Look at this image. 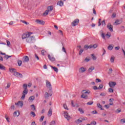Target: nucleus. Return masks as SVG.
Here are the masks:
<instances>
[{
	"label": "nucleus",
	"mask_w": 125,
	"mask_h": 125,
	"mask_svg": "<svg viewBox=\"0 0 125 125\" xmlns=\"http://www.w3.org/2000/svg\"><path fill=\"white\" fill-rule=\"evenodd\" d=\"M23 88H24V90L22 92V96L21 97V99L22 100L25 99V97H26V95L28 94V92L29 90H28V85L27 84H23Z\"/></svg>",
	"instance_id": "f257e3e1"
},
{
	"label": "nucleus",
	"mask_w": 125,
	"mask_h": 125,
	"mask_svg": "<svg viewBox=\"0 0 125 125\" xmlns=\"http://www.w3.org/2000/svg\"><path fill=\"white\" fill-rule=\"evenodd\" d=\"M46 87L49 89L48 92L50 93V96H51L52 95V86L51 85V83L48 80H46Z\"/></svg>",
	"instance_id": "f03ea898"
},
{
	"label": "nucleus",
	"mask_w": 125,
	"mask_h": 125,
	"mask_svg": "<svg viewBox=\"0 0 125 125\" xmlns=\"http://www.w3.org/2000/svg\"><path fill=\"white\" fill-rule=\"evenodd\" d=\"M33 41H35V37L31 36L27 37V38L26 39L27 42H29L31 43L33 42Z\"/></svg>",
	"instance_id": "7ed1b4c3"
},
{
	"label": "nucleus",
	"mask_w": 125,
	"mask_h": 125,
	"mask_svg": "<svg viewBox=\"0 0 125 125\" xmlns=\"http://www.w3.org/2000/svg\"><path fill=\"white\" fill-rule=\"evenodd\" d=\"M32 34H33L32 32H28L27 34H23L21 37L22 40L27 39L28 37H30Z\"/></svg>",
	"instance_id": "20e7f679"
},
{
	"label": "nucleus",
	"mask_w": 125,
	"mask_h": 125,
	"mask_svg": "<svg viewBox=\"0 0 125 125\" xmlns=\"http://www.w3.org/2000/svg\"><path fill=\"white\" fill-rule=\"evenodd\" d=\"M35 22L40 25H44V24H45V22L41 20H36Z\"/></svg>",
	"instance_id": "39448f33"
},
{
	"label": "nucleus",
	"mask_w": 125,
	"mask_h": 125,
	"mask_svg": "<svg viewBox=\"0 0 125 125\" xmlns=\"http://www.w3.org/2000/svg\"><path fill=\"white\" fill-rule=\"evenodd\" d=\"M64 118H65L67 120V121H69L70 119H71V116L69 115V113L67 111H65L64 112Z\"/></svg>",
	"instance_id": "423d86ee"
},
{
	"label": "nucleus",
	"mask_w": 125,
	"mask_h": 125,
	"mask_svg": "<svg viewBox=\"0 0 125 125\" xmlns=\"http://www.w3.org/2000/svg\"><path fill=\"white\" fill-rule=\"evenodd\" d=\"M109 85L110 87H115V86L117 85V83L114 82H110L109 83Z\"/></svg>",
	"instance_id": "0eeeda50"
},
{
	"label": "nucleus",
	"mask_w": 125,
	"mask_h": 125,
	"mask_svg": "<svg viewBox=\"0 0 125 125\" xmlns=\"http://www.w3.org/2000/svg\"><path fill=\"white\" fill-rule=\"evenodd\" d=\"M80 21V20L79 19H76L72 22V25L73 26H77L79 24V22Z\"/></svg>",
	"instance_id": "6e6552de"
},
{
	"label": "nucleus",
	"mask_w": 125,
	"mask_h": 125,
	"mask_svg": "<svg viewBox=\"0 0 125 125\" xmlns=\"http://www.w3.org/2000/svg\"><path fill=\"white\" fill-rule=\"evenodd\" d=\"M48 58L49 60L51 61L52 62H54L55 61V58H54L53 56H51L50 55H48Z\"/></svg>",
	"instance_id": "1a4fd4ad"
},
{
	"label": "nucleus",
	"mask_w": 125,
	"mask_h": 125,
	"mask_svg": "<svg viewBox=\"0 0 125 125\" xmlns=\"http://www.w3.org/2000/svg\"><path fill=\"white\" fill-rule=\"evenodd\" d=\"M107 28L109 31H110V32H113V25H112L110 23L107 24Z\"/></svg>",
	"instance_id": "9d476101"
},
{
	"label": "nucleus",
	"mask_w": 125,
	"mask_h": 125,
	"mask_svg": "<svg viewBox=\"0 0 125 125\" xmlns=\"http://www.w3.org/2000/svg\"><path fill=\"white\" fill-rule=\"evenodd\" d=\"M79 73H84V72L86 71V69H85V68L82 67L79 68Z\"/></svg>",
	"instance_id": "9b49d317"
},
{
	"label": "nucleus",
	"mask_w": 125,
	"mask_h": 125,
	"mask_svg": "<svg viewBox=\"0 0 125 125\" xmlns=\"http://www.w3.org/2000/svg\"><path fill=\"white\" fill-rule=\"evenodd\" d=\"M23 62H29V57L25 56L23 58Z\"/></svg>",
	"instance_id": "f8f14e48"
},
{
	"label": "nucleus",
	"mask_w": 125,
	"mask_h": 125,
	"mask_svg": "<svg viewBox=\"0 0 125 125\" xmlns=\"http://www.w3.org/2000/svg\"><path fill=\"white\" fill-rule=\"evenodd\" d=\"M83 94H89L90 91L88 90H83L82 91Z\"/></svg>",
	"instance_id": "ddd939ff"
},
{
	"label": "nucleus",
	"mask_w": 125,
	"mask_h": 125,
	"mask_svg": "<svg viewBox=\"0 0 125 125\" xmlns=\"http://www.w3.org/2000/svg\"><path fill=\"white\" fill-rule=\"evenodd\" d=\"M15 105H18V106H21V107H22L23 102L19 101L17 103H15Z\"/></svg>",
	"instance_id": "4468645a"
},
{
	"label": "nucleus",
	"mask_w": 125,
	"mask_h": 125,
	"mask_svg": "<svg viewBox=\"0 0 125 125\" xmlns=\"http://www.w3.org/2000/svg\"><path fill=\"white\" fill-rule=\"evenodd\" d=\"M53 10V6H49L47 8V11L49 12V11H52Z\"/></svg>",
	"instance_id": "2eb2a0df"
},
{
	"label": "nucleus",
	"mask_w": 125,
	"mask_h": 125,
	"mask_svg": "<svg viewBox=\"0 0 125 125\" xmlns=\"http://www.w3.org/2000/svg\"><path fill=\"white\" fill-rule=\"evenodd\" d=\"M50 67L56 73H58V68H57V67H54L52 65H50Z\"/></svg>",
	"instance_id": "dca6fc26"
},
{
	"label": "nucleus",
	"mask_w": 125,
	"mask_h": 125,
	"mask_svg": "<svg viewBox=\"0 0 125 125\" xmlns=\"http://www.w3.org/2000/svg\"><path fill=\"white\" fill-rule=\"evenodd\" d=\"M57 5H60V6H63L64 3L62 1H58Z\"/></svg>",
	"instance_id": "f3484780"
},
{
	"label": "nucleus",
	"mask_w": 125,
	"mask_h": 125,
	"mask_svg": "<svg viewBox=\"0 0 125 125\" xmlns=\"http://www.w3.org/2000/svg\"><path fill=\"white\" fill-rule=\"evenodd\" d=\"M49 96H50V92H49V93L47 92L45 93V94H44L45 98H48V97H49Z\"/></svg>",
	"instance_id": "a211bd4d"
},
{
	"label": "nucleus",
	"mask_w": 125,
	"mask_h": 125,
	"mask_svg": "<svg viewBox=\"0 0 125 125\" xmlns=\"http://www.w3.org/2000/svg\"><path fill=\"white\" fill-rule=\"evenodd\" d=\"M35 98H36V97L34 96H31L29 98V100L31 101V102H33V101L35 100Z\"/></svg>",
	"instance_id": "6ab92c4d"
},
{
	"label": "nucleus",
	"mask_w": 125,
	"mask_h": 125,
	"mask_svg": "<svg viewBox=\"0 0 125 125\" xmlns=\"http://www.w3.org/2000/svg\"><path fill=\"white\" fill-rule=\"evenodd\" d=\"M93 70H94V66H91L89 68L88 72H89V73H91Z\"/></svg>",
	"instance_id": "aec40b11"
},
{
	"label": "nucleus",
	"mask_w": 125,
	"mask_h": 125,
	"mask_svg": "<svg viewBox=\"0 0 125 125\" xmlns=\"http://www.w3.org/2000/svg\"><path fill=\"white\" fill-rule=\"evenodd\" d=\"M81 98H83V99H88V96H87L86 95L82 94L81 95Z\"/></svg>",
	"instance_id": "412c9836"
},
{
	"label": "nucleus",
	"mask_w": 125,
	"mask_h": 125,
	"mask_svg": "<svg viewBox=\"0 0 125 125\" xmlns=\"http://www.w3.org/2000/svg\"><path fill=\"white\" fill-rule=\"evenodd\" d=\"M97 106L98 108H99L100 109H101V110H104V109H103L102 108V105H101V104H100L98 103L97 104Z\"/></svg>",
	"instance_id": "4be33fe9"
},
{
	"label": "nucleus",
	"mask_w": 125,
	"mask_h": 125,
	"mask_svg": "<svg viewBox=\"0 0 125 125\" xmlns=\"http://www.w3.org/2000/svg\"><path fill=\"white\" fill-rule=\"evenodd\" d=\"M52 115V110H51V109H50L48 112V116H49V117H51Z\"/></svg>",
	"instance_id": "5701e85b"
},
{
	"label": "nucleus",
	"mask_w": 125,
	"mask_h": 125,
	"mask_svg": "<svg viewBox=\"0 0 125 125\" xmlns=\"http://www.w3.org/2000/svg\"><path fill=\"white\" fill-rule=\"evenodd\" d=\"M0 70H5V67L4 66H3L2 64H0Z\"/></svg>",
	"instance_id": "b1692460"
},
{
	"label": "nucleus",
	"mask_w": 125,
	"mask_h": 125,
	"mask_svg": "<svg viewBox=\"0 0 125 125\" xmlns=\"http://www.w3.org/2000/svg\"><path fill=\"white\" fill-rule=\"evenodd\" d=\"M82 121L81 118H79V119L75 121V123L76 124H80V123H82Z\"/></svg>",
	"instance_id": "393cba45"
},
{
	"label": "nucleus",
	"mask_w": 125,
	"mask_h": 125,
	"mask_svg": "<svg viewBox=\"0 0 125 125\" xmlns=\"http://www.w3.org/2000/svg\"><path fill=\"white\" fill-rule=\"evenodd\" d=\"M16 69L15 68H9V71L10 73H14Z\"/></svg>",
	"instance_id": "a878e982"
},
{
	"label": "nucleus",
	"mask_w": 125,
	"mask_h": 125,
	"mask_svg": "<svg viewBox=\"0 0 125 125\" xmlns=\"http://www.w3.org/2000/svg\"><path fill=\"white\" fill-rule=\"evenodd\" d=\"M100 33H102V37L104 40H105V34L103 33V31L101 30Z\"/></svg>",
	"instance_id": "bb28decb"
},
{
	"label": "nucleus",
	"mask_w": 125,
	"mask_h": 125,
	"mask_svg": "<svg viewBox=\"0 0 125 125\" xmlns=\"http://www.w3.org/2000/svg\"><path fill=\"white\" fill-rule=\"evenodd\" d=\"M102 26L103 27H105V26H106V22H105V20H104L102 21Z\"/></svg>",
	"instance_id": "cd10ccee"
},
{
	"label": "nucleus",
	"mask_w": 125,
	"mask_h": 125,
	"mask_svg": "<svg viewBox=\"0 0 125 125\" xmlns=\"http://www.w3.org/2000/svg\"><path fill=\"white\" fill-rule=\"evenodd\" d=\"M17 62L19 66H21V65H22V61L18 60Z\"/></svg>",
	"instance_id": "c85d7f7f"
},
{
	"label": "nucleus",
	"mask_w": 125,
	"mask_h": 125,
	"mask_svg": "<svg viewBox=\"0 0 125 125\" xmlns=\"http://www.w3.org/2000/svg\"><path fill=\"white\" fill-rule=\"evenodd\" d=\"M110 62H111V63H114V62H115V57H111L110 58Z\"/></svg>",
	"instance_id": "c756f323"
},
{
	"label": "nucleus",
	"mask_w": 125,
	"mask_h": 125,
	"mask_svg": "<svg viewBox=\"0 0 125 125\" xmlns=\"http://www.w3.org/2000/svg\"><path fill=\"white\" fill-rule=\"evenodd\" d=\"M21 22H22V23H23V24H25L26 25H29V22L21 20Z\"/></svg>",
	"instance_id": "7c9ffc66"
},
{
	"label": "nucleus",
	"mask_w": 125,
	"mask_h": 125,
	"mask_svg": "<svg viewBox=\"0 0 125 125\" xmlns=\"http://www.w3.org/2000/svg\"><path fill=\"white\" fill-rule=\"evenodd\" d=\"M78 110L79 111V112H80L81 114H83V113H84L82 108H79L78 109Z\"/></svg>",
	"instance_id": "2f4dec72"
},
{
	"label": "nucleus",
	"mask_w": 125,
	"mask_h": 125,
	"mask_svg": "<svg viewBox=\"0 0 125 125\" xmlns=\"http://www.w3.org/2000/svg\"><path fill=\"white\" fill-rule=\"evenodd\" d=\"M107 48L109 50H112L113 49V46L112 45H109Z\"/></svg>",
	"instance_id": "473e14b6"
},
{
	"label": "nucleus",
	"mask_w": 125,
	"mask_h": 125,
	"mask_svg": "<svg viewBox=\"0 0 125 125\" xmlns=\"http://www.w3.org/2000/svg\"><path fill=\"white\" fill-rule=\"evenodd\" d=\"M91 55L92 58L93 60H96L97 58L95 56H94V54H92Z\"/></svg>",
	"instance_id": "72a5a7b5"
},
{
	"label": "nucleus",
	"mask_w": 125,
	"mask_h": 125,
	"mask_svg": "<svg viewBox=\"0 0 125 125\" xmlns=\"http://www.w3.org/2000/svg\"><path fill=\"white\" fill-rule=\"evenodd\" d=\"M48 11H47V10H46L43 13V15L44 16H46V15H47V14H48Z\"/></svg>",
	"instance_id": "f704fd0d"
},
{
	"label": "nucleus",
	"mask_w": 125,
	"mask_h": 125,
	"mask_svg": "<svg viewBox=\"0 0 125 125\" xmlns=\"http://www.w3.org/2000/svg\"><path fill=\"white\" fill-rule=\"evenodd\" d=\"M115 24H116V25H120V24H121V23H120V20H116L115 22Z\"/></svg>",
	"instance_id": "c9c22d12"
},
{
	"label": "nucleus",
	"mask_w": 125,
	"mask_h": 125,
	"mask_svg": "<svg viewBox=\"0 0 125 125\" xmlns=\"http://www.w3.org/2000/svg\"><path fill=\"white\" fill-rule=\"evenodd\" d=\"M19 74V72H17L16 70L14 72V76H15L16 77H18V74Z\"/></svg>",
	"instance_id": "e433bc0d"
},
{
	"label": "nucleus",
	"mask_w": 125,
	"mask_h": 125,
	"mask_svg": "<svg viewBox=\"0 0 125 125\" xmlns=\"http://www.w3.org/2000/svg\"><path fill=\"white\" fill-rule=\"evenodd\" d=\"M84 49L85 50H87V49H88V45H87V44L84 45Z\"/></svg>",
	"instance_id": "4c0bfd02"
},
{
	"label": "nucleus",
	"mask_w": 125,
	"mask_h": 125,
	"mask_svg": "<svg viewBox=\"0 0 125 125\" xmlns=\"http://www.w3.org/2000/svg\"><path fill=\"white\" fill-rule=\"evenodd\" d=\"M101 19H99V21H98V26L100 27V26H101Z\"/></svg>",
	"instance_id": "58836bf2"
},
{
	"label": "nucleus",
	"mask_w": 125,
	"mask_h": 125,
	"mask_svg": "<svg viewBox=\"0 0 125 125\" xmlns=\"http://www.w3.org/2000/svg\"><path fill=\"white\" fill-rule=\"evenodd\" d=\"M108 91H109V92H110L112 93L114 92V90L112 88H109L108 89Z\"/></svg>",
	"instance_id": "ea45409f"
},
{
	"label": "nucleus",
	"mask_w": 125,
	"mask_h": 125,
	"mask_svg": "<svg viewBox=\"0 0 125 125\" xmlns=\"http://www.w3.org/2000/svg\"><path fill=\"white\" fill-rule=\"evenodd\" d=\"M63 108L64 109H65V110H69V108L67 107V104H63Z\"/></svg>",
	"instance_id": "a19ab883"
},
{
	"label": "nucleus",
	"mask_w": 125,
	"mask_h": 125,
	"mask_svg": "<svg viewBox=\"0 0 125 125\" xmlns=\"http://www.w3.org/2000/svg\"><path fill=\"white\" fill-rule=\"evenodd\" d=\"M102 88H103V84H101L98 88V89H102Z\"/></svg>",
	"instance_id": "79ce46f5"
},
{
	"label": "nucleus",
	"mask_w": 125,
	"mask_h": 125,
	"mask_svg": "<svg viewBox=\"0 0 125 125\" xmlns=\"http://www.w3.org/2000/svg\"><path fill=\"white\" fill-rule=\"evenodd\" d=\"M91 125H96V122L95 121H92L90 123Z\"/></svg>",
	"instance_id": "37998d69"
},
{
	"label": "nucleus",
	"mask_w": 125,
	"mask_h": 125,
	"mask_svg": "<svg viewBox=\"0 0 125 125\" xmlns=\"http://www.w3.org/2000/svg\"><path fill=\"white\" fill-rule=\"evenodd\" d=\"M30 115H32L33 117H35V116H36V113H35V112L33 111H31L30 112Z\"/></svg>",
	"instance_id": "c03bdc74"
},
{
	"label": "nucleus",
	"mask_w": 125,
	"mask_h": 125,
	"mask_svg": "<svg viewBox=\"0 0 125 125\" xmlns=\"http://www.w3.org/2000/svg\"><path fill=\"white\" fill-rule=\"evenodd\" d=\"M121 124H125V119H122L120 120Z\"/></svg>",
	"instance_id": "a18cd8bd"
},
{
	"label": "nucleus",
	"mask_w": 125,
	"mask_h": 125,
	"mask_svg": "<svg viewBox=\"0 0 125 125\" xmlns=\"http://www.w3.org/2000/svg\"><path fill=\"white\" fill-rule=\"evenodd\" d=\"M83 52V49H81L80 51H79V55H82V53Z\"/></svg>",
	"instance_id": "49530a36"
},
{
	"label": "nucleus",
	"mask_w": 125,
	"mask_h": 125,
	"mask_svg": "<svg viewBox=\"0 0 125 125\" xmlns=\"http://www.w3.org/2000/svg\"><path fill=\"white\" fill-rule=\"evenodd\" d=\"M92 104H93V102H88L86 104L87 105H92Z\"/></svg>",
	"instance_id": "de8ad7c7"
},
{
	"label": "nucleus",
	"mask_w": 125,
	"mask_h": 125,
	"mask_svg": "<svg viewBox=\"0 0 125 125\" xmlns=\"http://www.w3.org/2000/svg\"><path fill=\"white\" fill-rule=\"evenodd\" d=\"M116 13H114L112 14V15L111 16V18H115L116 17Z\"/></svg>",
	"instance_id": "09e8293b"
},
{
	"label": "nucleus",
	"mask_w": 125,
	"mask_h": 125,
	"mask_svg": "<svg viewBox=\"0 0 125 125\" xmlns=\"http://www.w3.org/2000/svg\"><path fill=\"white\" fill-rule=\"evenodd\" d=\"M43 119H44V116H42L40 119V122H42V121H43Z\"/></svg>",
	"instance_id": "8fccbe9b"
},
{
	"label": "nucleus",
	"mask_w": 125,
	"mask_h": 125,
	"mask_svg": "<svg viewBox=\"0 0 125 125\" xmlns=\"http://www.w3.org/2000/svg\"><path fill=\"white\" fill-rule=\"evenodd\" d=\"M92 48H96V47H97V44H94L93 45H92Z\"/></svg>",
	"instance_id": "3c124183"
},
{
	"label": "nucleus",
	"mask_w": 125,
	"mask_h": 125,
	"mask_svg": "<svg viewBox=\"0 0 125 125\" xmlns=\"http://www.w3.org/2000/svg\"><path fill=\"white\" fill-rule=\"evenodd\" d=\"M62 51H63V52H65V53H67V52L66 51V49H65V47H62Z\"/></svg>",
	"instance_id": "603ef678"
},
{
	"label": "nucleus",
	"mask_w": 125,
	"mask_h": 125,
	"mask_svg": "<svg viewBox=\"0 0 125 125\" xmlns=\"http://www.w3.org/2000/svg\"><path fill=\"white\" fill-rule=\"evenodd\" d=\"M55 125V121H53L50 123V125Z\"/></svg>",
	"instance_id": "864d4df0"
},
{
	"label": "nucleus",
	"mask_w": 125,
	"mask_h": 125,
	"mask_svg": "<svg viewBox=\"0 0 125 125\" xmlns=\"http://www.w3.org/2000/svg\"><path fill=\"white\" fill-rule=\"evenodd\" d=\"M101 82V80L98 78H97L96 79V83H100Z\"/></svg>",
	"instance_id": "5fc2aeb1"
},
{
	"label": "nucleus",
	"mask_w": 125,
	"mask_h": 125,
	"mask_svg": "<svg viewBox=\"0 0 125 125\" xmlns=\"http://www.w3.org/2000/svg\"><path fill=\"white\" fill-rule=\"evenodd\" d=\"M31 106L32 107V108H33V110L35 111L36 106H35V104H32V105H31Z\"/></svg>",
	"instance_id": "6e6d98bb"
},
{
	"label": "nucleus",
	"mask_w": 125,
	"mask_h": 125,
	"mask_svg": "<svg viewBox=\"0 0 125 125\" xmlns=\"http://www.w3.org/2000/svg\"><path fill=\"white\" fill-rule=\"evenodd\" d=\"M103 53L102 55H104V54H106V50H105L104 48H103Z\"/></svg>",
	"instance_id": "4d7b16f0"
},
{
	"label": "nucleus",
	"mask_w": 125,
	"mask_h": 125,
	"mask_svg": "<svg viewBox=\"0 0 125 125\" xmlns=\"http://www.w3.org/2000/svg\"><path fill=\"white\" fill-rule=\"evenodd\" d=\"M100 95L101 96H106V93L102 92L100 94Z\"/></svg>",
	"instance_id": "13d9d810"
},
{
	"label": "nucleus",
	"mask_w": 125,
	"mask_h": 125,
	"mask_svg": "<svg viewBox=\"0 0 125 125\" xmlns=\"http://www.w3.org/2000/svg\"><path fill=\"white\" fill-rule=\"evenodd\" d=\"M92 114H93V115H95L97 114V111L96 110H93L92 111Z\"/></svg>",
	"instance_id": "bf43d9fd"
},
{
	"label": "nucleus",
	"mask_w": 125,
	"mask_h": 125,
	"mask_svg": "<svg viewBox=\"0 0 125 125\" xmlns=\"http://www.w3.org/2000/svg\"><path fill=\"white\" fill-rule=\"evenodd\" d=\"M6 42L7 45H8V46H9V45H10V42L8 41V40H6Z\"/></svg>",
	"instance_id": "052dcab7"
},
{
	"label": "nucleus",
	"mask_w": 125,
	"mask_h": 125,
	"mask_svg": "<svg viewBox=\"0 0 125 125\" xmlns=\"http://www.w3.org/2000/svg\"><path fill=\"white\" fill-rule=\"evenodd\" d=\"M93 89H94V90H96L98 89V87H97V86H93Z\"/></svg>",
	"instance_id": "680f3d73"
},
{
	"label": "nucleus",
	"mask_w": 125,
	"mask_h": 125,
	"mask_svg": "<svg viewBox=\"0 0 125 125\" xmlns=\"http://www.w3.org/2000/svg\"><path fill=\"white\" fill-rule=\"evenodd\" d=\"M121 112H122V110L119 109H118L117 111H115L116 113H121Z\"/></svg>",
	"instance_id": "e2e57ef3"
},
{
	"label": "nucleus",
	"mask_w": 125,
	"mask_h": 125,
	"mask_svg": "<svg viewBox=\"0 0 125 125\" xmlns=\"http://www.w3.org/2000/svg\"><path fill=\"white\" fill-rule=\"evenodd\" d=\"M10 87V83H8L7 86L5 87V88H9Z\"/></svg>",
	"instance_id": "0e129e2a"
},
{
	"label": "nucleus",
	"mask_w": 125,
	"mask_h": 125,
	"mask_svg": "<svg viewBox=\"0 0 125 125\" xmlns=\"http://www.w3.org/2000/svg\"><path fill=\"white\" fill-rule=\"evenodd\" d=\"M93 13L95 15H96V11H95V9L94 8L93 9Z\"/></svg>",
	"instance_id": "69168bd1"
},
{
	"label": "nucleus",
	"mask_w": 125,
	"mask_h": 125,
	"mask_svg": "<svg viewBox=\"0 0 125 125\" xmlns=\"http://www.w3.org/2000/svg\"><path fill=\"white\" fill-rule=\"evenodd\" d=\"M45 52V51L44 50H42L41 51V53L42 54V55H44V53Z\"/></svg>",
	"instance_id": "338daca9"
},
{
	"label": "nucleus",
	"mask_w": 125,
	"mask_h": 125,
	"mask_svg": "<svg viewBox=\"0 0 125 125\" xmlns=\"http://www.w3.org/2000/svg\"><path fill=\"white\" fill-rule=\"evenodd\" d=\"M31 125H36V122L34 121V122H32Z\"/></svg>",
	"instance_id": "774afa93"
}]
</instances>
